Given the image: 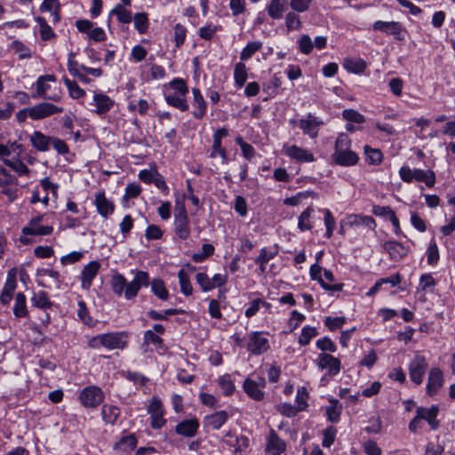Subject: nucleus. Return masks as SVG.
<instances>
[{"label": "nucleus", "mask_w": 455, "mask_h": 455, "mask_svg": "<svg viewBox=\"0 0 455 455\" xmlns=\"http://www.w3.org/2000/svg\"><path fill=\"white\" fill-rule=\"evenodd\" d=\"M149 285V275L146 271L137 270L131 282H127L124 275L115 273L111 275L110 286L116 296L124 295L125 299H134L142 287Z\"/></svg>", "instance_id": "obj_1"}, {"label": "nucleus", "mask_w": 455, "mask_h": 455, "mask_svg": "<svg viewBox=\"0 0 455 455\" xmlns=\"http://www.w3.org/2000/svg\"><path fill=\"white\" fill-rule=\"evenodd\" d=\"M188 93L187 83L182 78H174L164 86V95L166 103L180 111L188 109L186 96Z\"/></svg>", "instance_id": "obj_2"}, {"label": "nucleus", "mask_w": 455, "mask_h": 455, "mask_svg": "<svg viewBox=\"0 0 455 455\" xmlns=\"http://www.w3.org/2000/svg\"><path fill=\"white\" fill-rule=\"evenodd\" d=\"M351 140L345 133H340L336 139L332 158L340 166H353L358 163V155L350 150Z\"/></svg>", "instance_id": "obj_3"}, {"label": "nucleus", "mask_w": 455, "mask_h": 455, "mask_svg": "<svg viewBox=\"0 0 455 455\" xmlns=\"http://www.w3.org/2000/svg\"><path fill=\"white\" fill-rule=\"evenodd\" d=\"M127 334L123 331L99 334L90 339L88 346L94 349L101 347L108 350L124 349L127 345Z\"/></svg>", "instance_id": "obj_4"}, {"label": "nucleus", "mask_w": 455, "mask_h": 455, "mask_svg": "<svg viewBox=\"0 0 455 455\" xmlns=\"http://www.w3.org/2000/svg\"><path fill=\"white\" fill-rule=\"evenodd\" d=\"M401 180L406 183L413 180L424 182L427 187L432 188L435 183V174L431 170L411 169L409 166H402L399 170Z\"/></svg>", "instance_id": "obj_5"}, {"label": "nucleus", "mask_w": 455, "mask_h": 455, "mask_svg": "<svg viewBox=\"0 0 455 455\" xmlns=\"http://www.w3.org/2000/svg\"><path fill=\"white\" fill-rule=\"evenodd\" d=\"M267 333L263 331H251L248 334L246 348L255 355H262L270 348Z\"/></svg>", "instance_id": "obj_6"}, {"label": "nucleus", "mask_w": 455, "mask_h": 455, "mask_svg": "<svg viewBox=\"0 0 455 455\" xmlns=\"http://www.w3.org/2000/svg\"><path fill=\"white\" fill-rule=\"evenodd\" d=\"M104 398V392L97 386H88L83 388L79 394V401L85 408L98 407Z\"/></svg>", "instance_id": "obj_7"}, {"label": "nucleus", "mask_w": 455, "mask_h": 455, "mask_svg": "<svg viewBox=\"0 0 455 455\" xmlns=\"http://www.w3.org/2000/svg\"><path fill=\"white\" fill-rule=\"evenodd\" d=\"M44 222V215L34 217L28 221V225L22 228L21 232L25 235H49L52 233L53 227L52 225H45Z\"/></svg>", "instance_id": "obj_8"}, {"label": "nucleus", "mask_w": 455, "mask_h": 455, "mask_svg": "<svg viewBox=\"0 0 455 455\" xmlns=\"http://www.w3.org/2000/svg\"><path fill=\"white\" fill-rule=\"evenodd\" d=\"M174 233L180 240L188 239L191 232L190 220L184 206L174 214Z\"/></svg>", "instance_id": "obj_9"}, {"label": "nucleus", "mask_w": 455, "mask_h": 455, "mask_svg": "<svg viewBox=\"0 0 455 455\" xmlns=\"http://www.w3.org/2000/svg\"><path fill=\"white\" fill-rule=\"evenodd\" d=\"M372 28L374 30L393 36L397 41H404L405 39V28L397 21L377 20L373 23Z\"/></svg>", "instance_id": "obj_10"}, {"label": "nucleus", "mask_w": 455, "mask_h": 455, "mask_svg": "<svg viewBox=\"0 0 455 455\" xmlns=\"http://www.w3.org/2000/svg\"><path fill=\"white\" fill-rule=\"evenodd\" d=\"M323 124L324 122L321 118L311 113L299 120V127L305 135L309 136L311 139H315L318 136L319 128Z\"/></svg>", "instance_id": "obj_11"}, {"label": "nucleus", "mask_w": 455, "mask_h": 455, "mask_svg": "<svg viewBox=\"0 0 455 455\" xmlns=\"http://www.w3.org/2000/svg\"><path fill=\"white\" fill-rule=\"evenodd\" d=\"M427 369V362L423 355H416L409 364L410 379L417 385L422 383Z\"/></svg>", "instance_id": "obj_12"}, {"label": "nucleus", "mask_w": 455, "mask_h": 455, "mask_svg": "<svg viewBox=\"0 0 455 455\" xmlns=\"http://www.w3.org/2000/svg\"><path fill=\"white\" fill-rule=\"evenodd\" d=\"M266 383L264 378H257V379L248 378L243 382V390L252 400L262 401L265 397L263 389L266 387Z\"/></svg>", "instance_id": "obj_13"}, {"label": "nucleus", "mask_w": 455, "mask_h": 455, "mask_svg": "<svg viewBox=\"0 0 455 455\" xmlns=\"http://www.w3.org/2000/svg\"><path fill=\"white\" fill-rule=\"evenodd\" d=\"M62 111V108L52 103L42 102L29 108V117L33 120H40Z\"/></svg>", "instance_id": "obj_14"}, {"label": "nucleus", "mask_w": 455, "mask_h": 455, "mask_svg": "<svg viewBox=\"0 0 455 455\" xmlns=\"http://www.w3.org/2000/svg\"><path fill=\"white\" fill-rule=\"evenodd\" d=\"M316 364L321 370H328L331 376L338 375L341 369L339 359L327 353L318 355Z\"/></svg>", "instance_id": "obj_15"}, {"label": "nucleus", "mask_w": 455, "mask_h": 455, "mask_svg": "<svg viewBox=\"0 0 455 455\" xmlns=\"http://www.w3.org/2000/svg\"><path fill=\"white\" fill-rule=\"evenodd\" d=\"M91 106L94 107L92 111L98 116H102L110 111L114 107L115 101L108 95L100 92H94Z\"/></svg>", "instance_id": "obj_16"}, {"label": "nucleus", "mask_w": 455, "mask_h": 455, "mask_svg": "<svg viewBox=\"0 0 455 455\" xmlns=\"http://www.w3.org/2000/svg\"><path fill=\"white\" fill-rule=\"evenodd\" d=\"M100 267V263L97 260H92L84 267L80 276L81 286L84 290L91 288L92 281L98 275Z\"/></svg>", "instance_id": "obj_17"}, {"label": "nucleus", "mask_w": 455, "mask_h": 455, "mask_svg": "<svg viewBox=\"0 0 455 455\" xmlns=\"http://www.w3.org/2000/svg\"><path fill=\"white\" fill-rule=\"evenodd\" d=\"M416 413H418V418H421V420H426L428 423L431 429L436 430L440 427V422L436 419L439 413L437 405H432L429 408L418 407Z\"/></svg>", "instance_id": "obj_18"}, {"label": "nucleus", "mask_w": 455, "mask_h": 455, "mask_svg": "<svg viewBox=\"0 0 455 455\" xmlns=\"http://www.w3.org/2000/svg\"><path fill=\"white\" fill-rule=\"evenodd\" d=\"M16 287V271L14 268H12L7 274V278L0 295V301L3 305L6 306L10 303Z\"/></svg>", "instance_id": "obj_19"}, {"label": "nucleus", "mask_w": 455, "mask_h": 455, "mask_svg": "<svg viewBox=\"0 0 455 455\" xmlns=\"http://www.w3.org/2000/svg\"><path fill=\"white\" fill-rule=\"evenodd\" d=\"M283 151L287 156L298 162L311 163L315 160L312 153L296 145L284 146Z\"/></svg>", "instance_id": "obj_20"}, {"label": "nucleus", "mask_w": 455, "mask_h": 455, "mask_svg": "<svg viewBox=\"0 0 455 455\" xmlns=\"http://www.w3.org/2000/svg\"><path fill=\"white\" fill-rule=\"evenodd\" d=\"M56 80L55 76L53 75H46L39 76L36 80V93L34 94L33 98H42V99H47L52 100L53 101H58L60 98L58 96H47L46 92L50 88V85L48 84V82H54Z\"/></svg>", "instance_id": "obj_21"}, {"label": "nucleus", "mask_w": 455, "mask_h": 455, "mask_svg": "<svg viewBox=\"0 0 455 455\" xmlns=\"http://www.w3.org/2000/svg\"><path fill=\"white\" fill-rule=\"evenodd\" d=\"M443 371L435 367L432 368L428 373L427 393L429 395H435L438 390L443 387Z\"/></svg>", "instance_id": "obj_22"}, {"label": "nucleus", "mask_w": 455, "mask_h": 455, "mask_svg": "<svg viewBox=\"0 0 455 455\" xmlns=\"http://www.w3.org/2000/svg\"><path fill=\"white\" fill-rule=\"evenodd\" d=\"M286 449V443L283 441L275 430L271 429L267 437L266 451L270 455H280Z\"/></svg>", "instance_id": "obj_23"}, {"label": "nucleus", "mask_w": 455, "mask_h": 455, "mask_svg": "<svg viewBox=\"0 0 455 455\" xmlns=\"http://www.w3.org/2000/svg\"><path fill=\"white\" fill-rule=\"evenodd\" d=\"M192 94H193V101H192V107L193 111L192 115L196 119H202L207 110V103L201 93V91L198 88H193L192 89Z\"/></svg>", "instance_id": "obj_24"}, {"label": "nucleus", "mask_w": 455, "mask_h": 455, "mask_svg": "<svg viewBox=\"0 0 455 455\" xmlns=\"http://www.w3.org/2000/svg\"><path fill=\"white\" fill-rule=\"evenodd\" d=\"M199 426V421L196 418L185 419L176 425L175 432L184 437H193L197 434Z\"/></svg>", "instance_id": "obj_25"}, {"label": "nucleus", "mask_w": 455, "mask_h": 455, "mask_svg": "<svg viewBox=\"0 0 455 455\" xmlns=\"http://www.w3.org/2000/svg\"><path fill=\"white\" fill-rule=\"evenodd\" d=\"M229 415L226 411H219L204 418V427L218 430L229 419Z\"/></svg>", "instance_id": "obj_26"}, {"label": "nucleus", "mask_w": 455, "mask_h": 455, "mask_svg": "<svg viewBox=\"0 0 455 455\" xmlns=\"http://www.w3.org/2000/svg\"><path fill=\"white\" fill-rule=\"evenodd\" d=\"M346 225L350 228L364 227L369 230H374L376 228L375 220L371 216L350 214L347 217Z\"/></svg>", "instance_id": "obj_27"}, {"label": "nucleus", "mask_w": 455, "mask_h": 455, "mask_svg": "<svg viewBox=\"0 0 455 455\" xmlns=\"http://www.w3.org/2000/svg\"><path fill=\"white\" fill-rule=\"evenodd\" d=\"M321 271H322V267L317 263L312 265L310 267V271H309L311 279L317 281L325 291L334 292V291H339L343 289V286H344L343 283H337V284L327 283L324 281V279L322 277Z\"/></svg>", "instance_id": "obj_28"}, {"label": "nucleus", "mask_w": 455, "mask_h": 455, "mask_svg": "<svg viewBox=\"0 0 455 455\" xmlns=\"http://www.w3.org/2000/svg\"><path fill=\"white\" fill-rule=\"evenodd\" d=\"M95 205L98 212L104 218L112 214L114 212V204L105 196L104 192H99L95 196Z\"/></svg>", "instance_id": "obj_29"}, {"label": "nucleus", "mask_w": 455, "mask_h": 455, "mask_svg": "<svg viewBox=\"0 0 455 455\" xmlns=\"http://www.w3.org/2000/svg\"><path fill=\"white\" fill-rule=\"evenodd\" d=\"M383 246L393 259H402L406 256L408 252V249L405 246L395 241L386 242Z\"/></svg>", "instance_id": "obj_30"}, {"label": "nucleus", "mask_w": 455, "mask_h": 455, "mask_svg": "<svg viewBox=\"0 0 455 455\" xmlns=\"http://www.w3.org/2000/svg\"><path fill=\"white\" fill-rule=\"evenodd\" d=\"M287 0H270L267 6L268 16L273 20H280L286 9Z\"/></svg>", "instance_id": "obj_31"}, {"label": "nucleus", "mask_w": 455, "mask_h": 455, "mask_svg": "<svg viewBox=\"0 0 455 455\" xmlns=\"http://www.w3.org/2000/svg\"><path fill=\"white\" fill-rule=\"evenodd\" d=\"M51 138L52 137L46 136L39 131H36L30 136V141L36 149L45 152L49 149Z\"/></svg>", "instance_id": "obj_32"}, {"label": "nucleus", "mask_w": 455, "mask_h": 455, "mask_svg": "<svg viewBox=\"0 0 455 455\" xmlns=\"http://www.w3.org/2000/svg\"><path fill=\"white\" fill-rule=\"evenodd\" d=\"M137 445V438L135 435L131 434L125 436H123L118 442H116L114 445V450L129 452L133 451Z\"/></svg>", "instance_id": "obj_33"}, {"label": "nucleus", "mask_w": 455, "mask_h": 455, "mask_svg": "<svg viewBox=\"0 0 455 455\" xmlns=\"http://www.w3.org/2000/svg\"><path fill=\"white\" fill-rule=\"evenodd\" d=\"M120 415L118 407L112 404H104L101 408L102 419L106 424L114 425Z\"/></svg>", "instance_id": "obj_34"}, {"label": "nucleus", "mask_w": 455, "mask_h": 455, "mask_svg": "<svg viewBox=\"0 0 455 455\" xmlns=\"http://www.w3.org/2000/svg\"><path fill=\"white\" fill-rule=\"evenodd\" d=\"M149 285L151 286V291L160 299L167 300L169 298V291L165 286L164 282L162 279L155 278L152 281L149 280Z\"/></svg>", "instance_id": "obj_35"}, {"label": "nucleus", "mask_w": 455, "mask_h": 455, "mask_svg": "<svg viewBox=\"0 0 455 455\" xmlns=\"http://www.w3.org/2000/svg\"><path fill=\"white\" fill-rule=\"evenodd\" d=\"M112 15H116L118 21L121 23L128 24L132 20V12L125 9L121 4H116L109 12V17ZM110 22V18H108V23Z\"/></svg>", "instance_id": "obj_36"}, {"label": "nucleus", "mask_w": 455, "mask_h": 455, "mask_svg": "<svg viewBox=\"0 0 455 455\" xmlns=\"http://www.w3.org/2000/svg\"><path fill=\"white\" fill-rule=\"evenodd\" d=\"M285 27L288 31H297L302 28V21L298 12H289L284 17Z\"/></svg>", "instance_id": "obj_37"}, {"label": "nucleus", "mask_w": 455, "mask_h": 455, "mask_svg": "<svg viewBox=\"0 0 455 455\" xmlns=\"http://www.w3.org/2000/svg\"><path fill=\"white\" fill-rule=\"evenodd\" d=\"M314 212L313 207L309 206L301 212L298 220V228L300 231L310 230L313 228L311 218Z\"/></svg>", "instance_id": "obj_38"}, {"label": "nucleus", "mask_w": 455, "mask_h": 455, "mask_svg": "<svg viewBox=\"0 0 455 455\" xmlns=\"http://www.w3.org/2000/svg\"><path fill=\"white\" fill-rule=\"evenodd\" d=\"M32 305L42 309L52 307V302L49 299L48 295L44 291L34 293L31 299Z\"/></svg>", "instance_id": "obj_39"}, {"label": "nucleus", "mask_w": 455, "mask_h": 455, "mask_svg": "<svg viewBox=\"0 0 455 455\" xmlns=\"http://www.w3.org/2000/svg\"><path fill=\"white\" fill-rule=\"evenodd\" d=\"M343 66L349 72L360 74L364 71L366 63L362 59H346Z\"/></svg>", "instance_id": "obj_40"}, {"label": "nucleus", "mask_w": 455, "mask_h": 455, "mask_svg": "<svg viewBox=\"0 0 455 455\" xmlns=\"http://www.w3.org/2000/svg\"><path fill=\"white\" fill-rule=\"evenodd\" d=\"M247 68L244 63L238 62L235 66L234 79L237 87L241 88L247 80Z\"/></svg>", "instance_id": "obj_41"}, {"label": "nucleus", "mask_w": 455, "mask_h": 455, "mask_svg": "<svg viewBox=\"0 0 455 455\" xmlns=\"http://www.w3.org/2000/svg\"><path fill=\"white\" fill-rule=\"evenodd\" d=\"M13 314L16 317H24L28 314L26 306V296L22 292H19L15 297V304L13 307Z\"/></svg>", "instance_id": "obj_42"}, {"label": "nucleus", "mask_w": 455, "mask_h": 455, "mask_svg": "<svg viewBox=\"0 0 455 455\" xmlns=\"http://www.w3.org/2000/svg\"><path fill=\"white\" fill-rule=\"evenodd\" d=\"M262 45L263 44L260 41L249 42L240 53L241 60H247L251 59L254 53L262 48Z\"/></svg>", "instance_id": "obj_43"}, {"label": "nucleus", "mask_w": 455, "mask_h": 455, "mask_svg": "<svg viewBox=\"0 0 455 455\" xmlns=\"http://www.w3.org/2000/svg\"><path fill=\"white\" fill-rule=\"evenodd\" d=\"M364 154L366 161L370 164L378 165L381 164L383 160L382 152L379 149L372 148L368 145L364 146Z\"/></svg>", "instance_id": "obj_44"}, {"label": "nucleus", "mask_w": 455, "mask_h": 455, "mask_svg": "<svg viewBox=\"0 0 455 455\" xmlns=\"http://www.w3.org/2000/svg\"><path fill=\"white\" fill-rule=\"evenodd\" d=\"M179 282L180 285V291L185 296H190L193 293V287L189 280L188 275L184 269H180L178 272Z\"/></svg>", "instance_id": "obj_45"}, {"label": "nucleus", "mask_w": 455, "mask_h": 455, "mask_svg": "<svg viewBox=\"0 0 455 455\" xmlns=\"http://www.w3.org/2000/svg\"><path fill=\"white\" fill-rule=\"evenodd\" d=\"M217 382L223 394L227 396L231 395L235 390V384L228 374L219 377Z\"/></svg>", "instance_id": "obj_46"}, {"label": "nucleus", "mask_w": 455, "mask_h": 455, "mask_svg": "<svg viewBox=\"0 0 455 455\" xmlns=\"http://www.w3.org/2000/svg\"><path fill=\"white\" fill-rule=\"evenodd\" d=\"M222 27L220 25H212V23H208L205 26L199 28L198 35L202 39L204 40H212L214 35L218 31H221Z\"/></svg>", "instance_id": "obj_47"}, {"label": "nucleus", "mask_w": 455, "mask_h": 455, "mask_svg": "<svg viewBox=\"0 0 455 455\" xmlns=\"http://www.w3.org/2000/svg\"><path fill=\"white\" fill-rule=\"evenodd\" d=\"M181 313H183V310L178 308L166 309L164 313L151 309L148 312V316L152 320H167L169 315H174Z\"/></svg>", "instance_id": "obj_48"}, {"label": "nucleus", "mask_w": 455, "mask_h": 455, "mask_svg": "<svg viewBox=\"0 0 455 455\" xmlns=\"http://www.w3.org/2000/svg\"><path fill=\"white\" fill-rule=\"evenodd\" d=\"M260 306L265 307L266 308L270 307V304L264 301L261 299H253L248 306V307L245 309V316L250 318L255 315L258 311L259 310Z\"/></svg>", "instance_id": "obj_49"}, {"label": "nucleus", "mask_w": 455, "mask_h": 455, "mask_svg": "<svg viewBox=\"0 0 455 455\" xmlns=\"http://www.w3.org/2000/svg\"><path fill=\"white\" fill-rule=\"evenodd\" d=\"M324 217V225L326 227L325 237L331 238L332 236L333 231L336 228V221L332 215V213L328 209L323 210Z\"/></svg>", "instance_id": "obj_50"}, {"label": "nucleus", "mask_w": 455, "mask_h": 455, "mask_svg": "<svg viewBox=\"0 0 455 455\" xmlns=\"http://www.w3.org/2000/svg\"><path fill=\"white\" fill-rule=\"evenodd\" d=\"M217 156H220L223 164L228 163V153L225 148L222 147L221 141L213 140L210 157L215 158Z\"/></svg>", "instance_id": "obj_51"}, {"label": "nucleus", "mask_w": 455, "mask_h": 455, "mask_svg": "<svg viewBox=\"0 0 455 455\" xmlns=\"http://www.w3.org/2000/svg\"><path fill=\"white\" fill-rule=\"evenodd\" d=\"M4 164L12 168L19 175H26L29 172V169L28 168V166L19 159H4Z\"/></svg>", "instance_id": "obj_52"}, {"label": "nucleus", "mask_w": 455, "mask_h": 455, "mask_svg": "<svg viewBox=\"0 0 455 455\" xmlns=\"http://www.w3.org/2000/svg\"><path fill=\"white\" fill-rule=\"evenodd\" d=\"M64 84L67 86L70 97L73 99H79L85 95L84 90L79 87V85L75 81H71L68 78H64Z\"/></svg>", "instance_id": "obj_53"}, {"label": "nucleus", "mask_w": 455, "mask_h": 455, "mask_svg": "<svg viewBox=\"0 0 455 455\" xmlns=\"http://www.w3.org/2000/svg\"><path fill=\"white\" fill-rule=\"evenodd\" d=\"M134 26L140 34H143L148 28V19L145 12H139L134 15Z\"/></svg>", "instance_id": "obj_54"}, {"label": "nucleus", "mask_w": 455, "mask_h": 455, "mask_svg": "<svg viewBox=\"0 0 455 455\" xmlns=\"http://www.w3.org/2000/svg\"><path fill=\"white\" fill-rule=\"evenodd\" d=\"M317 335V331L314 327L305 326L301 330V333L299 337V343L301 346L309 344L310 340Z\"/></svg>", "instance_id": "obj_55"}, {"label": "nucleus", "mask_w": 455, "mask_h": 455, "mask_svg": "<svg viewBox=\"0 0 455 455\" xmlns=\"http://www.w3.org/2000/svg\"><path fill=\"white\" fill-rule=\"evenodd\" d=\"M12 49L15 52V53L19 55V58L21 60L29 59L31 57L30 49L19 40L12 42Z\"/></svg>", "instance_id": "obj_56"}, {"label": "nucleus", "mask_w": 455, "mask_h": 455, "mask_svg": "<svg viewBox=\"0 0 455 455\" xmlns=\"http://www.w3.org/2000/svg\"><path fill=\"white\" fill-rule=\"evenodd\" d=\"M308 394L305 387H299L296 395V405L299 411H303L307 407Z\"/></svg>", "instance_id": "obj_57"}, {"label": "nucleus", "mask_w": 455, "mask_h": 455, "mask_svg": "<svg viewBox=\"0 0 455 455\" xmlns=\"http://www.w3.org/2000/svg\"><path fill=\"white\" fill-rule=\"evenodd\" d=\"M282 80L280 77L275 76L268 84H263V92L269 97H274L277 93V89L281 86Z\"/></svg>", "instance_id": "obj_58"}, {"label": "nucleus", "mask_w": 455, "mask_h": 455, "mask_svg": "<svg viewBox=\"0 0 455 455\" xmlns=\"http://www.w3.org/2000/svg\"><path fill=\"white\" fill-rule=\"evenodd\" d=\"M342 116L348 122L355 124H363L365 122L364 116L358 111L354 109H345L342 112Z\"/></svg>", "instance_id": "obj_59"}, {"label": "nucleus", "mask_w": 455, "mask_h": 455, "mask_svg": "<svg viewBox=\"0 0 455 455\" xmlns=\"http://www.w3.org/2000/svg\"><path fill=\"white\" fill-rule=\"evenodd\" d=\"M149 344L161 347L163 345V339L151 330H148L143 335V345L148 346Z\"/></svg>", "instance_id": "obj_60"}, {"label": "nucleus", "mask_w": 455, "mask_h": 455, "mask_svg": "<svg viewBox=\"0 0 455 455\" xmlns=\"http://www.w3.org/2000/svg\"><path fill=\"white\" fill-rule=\"evenodd\" d=\"M299 49L303 54H309L314 48L313 42L308 35H302L299 41Z\"/></svg>", "instance_id": "obj_61"}, {"label": "nucleus", "mask_w": 455, "mask_h": 455, "mask_svg": "<svg viewBox=\"0 0 455 455\" xmlns=\"http://www.w3.org/2000/svg\"><path fill=\"white\" fill-rule=\"evenodd\" d=\"M316 347L323 351V353L328 351L334 353L337 350V347L334 342L329 337H323L315 343Z\"/></svg>", "instance_id": "obj_62"}, {"label": "nucleus", "mask_w": 455, "mask_h": 455, "mask_svg": "<svg viewBox=\"0 0 455 455\" xmlns=\"http://www.w3.org/2000/svg\"><path fill=\"white\" fill-rule=\"evenodd\" d=\"M196 281L200 285L203 291H209L214 289V285L212 284L211 278H209L205 273H197L196 275Z\"/></svg>", "instance_id": "obj_63"}, {"label": "nucleus", "mask_w": 455, "mask_h": 455, "mask_svg": "<svg viewBox=\"0 0 455 455\" xmlns=\"http://www.w3.org/2000/svg\"><path fill=\"white\" fill-rule=\"evenodd\" d=\"M276 411L282 415L286 416L288 418L294 417L297 415L298 412H299L297 407H295V405H292L288 403H283L276 405Z\"/></svg>", "instance_id": "obj_64"}]
</instances>
